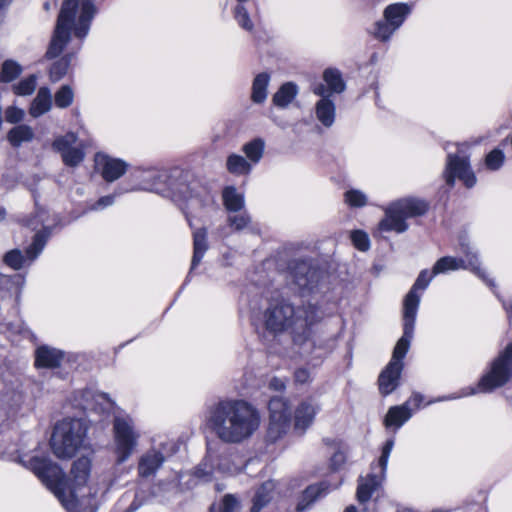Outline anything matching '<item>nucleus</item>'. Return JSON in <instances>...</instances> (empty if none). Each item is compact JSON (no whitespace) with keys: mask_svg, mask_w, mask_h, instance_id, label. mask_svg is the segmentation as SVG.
Here are the masks:
<instances>
[{"mask_svg":"<svg viewBox=\"0 0 512 512\" xmlns=\"http://www.w3.org/2000/svg\"><path fill=\"white\" fill-rule=\"evenodd\" d=\"M170 189L177 201L185 203L182 210L187 211L186 217L190 227H192L191 215H197V211H207L214 207V196L204 187L181 182L171 185Z\"/></svg>","mask_w":512,"mask_h":512,"instance_id":"0eeeda50","label":"nucleus"},{"mask_svg":"<svg viewBox=\"0 0 512 512\" xmlns=\"http://www.w3.org/2000/svg\"><path fill=\"white\" fill-rule=\"evenodd\" d=\"M12 0H0V11L11 3Z\"/></svg>","mask_w":512,"mask_h":512,"instance_id":"e2e57ef3","label":"nucleus"},{"mask_svg":"<svg viewBox=\"0 0 512 512\" xmlns=\"http://www.w3.org/2000/svg\"><path fill=\"white\" fill-rule=\"evenodd\" d=\"M289 275L299 291L305 294L318 288L322 273L306 260H295L290 265Z\"/></svg>","mask_w":512,"mask_h":512,"instance_id":"f3484780","label":"nucleus"},{"mask_svg":"<svg viewBox=\"0 0 512 512\" xmlns=\"http://www.w3.org/2000/svg\"><path fill=\"white\" fill-rule=\"evenodd\" d=\"M21 463L51 490L69 512H82L78 509V499L68 485L63 470L46 457L33 456Z\"/></svg>","mask_w":512,"mask_h":512,"instance_id":"20e7f679","label":"nucleus"},{"mask_svg":"<svg viewBox=\"0 0 512 512\" xmlns=\"http://www.w3.org/2000/svg\"><path fill=\"white\" fill-rule=\"evenodd\" d=\"M51 106L52 97L50 90L46 87H41L30 105L29 113L33 118H38L48 112Z\"/></svg>","mask_w":512,"mask_h":512,"instance_id":"cd10ccee","label":"nucleus"},{"mask_svg":"<svg viewBox=\"0 0 512 512\" xmlns=\"http://www.w3.org/2000/svg\"><path fill=\"white\" fill-rule=\"evenodd\" d=\"M512 377V342L509 343L490 363L488 371L480 378L477 389L490 393L503 387Z\"/></svg>","mask_w":512,"mask_h":512,"instance_id":"6e6552de","label":"nucleus"},{"mask_svg":"<svg viewBox=\"0 0 512 512\" xmlns=\"http://www.w3.org/2000/svg\"><path fill=\"white\" fill-rule=\"evenodd\" d=\"M345 462V453L341 450H337L330 458V467L333 471H337L345 464Z\"/></svg>","mask_w":512,"mask_h":512,"instance_id":"864d4df0","label":"nucleus"},{"mask_svg":"<svg viewBox=\"0 0 512 512\" xmlns=\"http://www.w3.org/2000/svg\"><path fill=\"white\" fill-rule=\"evenodd\" d=\"M140 433L129 416H116L113 421V445L116 463L122 464L135 452Z\"/></svg>","mask_w":512,"mask_h":512,"instance_id":"1a4fd4ad","label":"nucleus"},{"mask_svg":"<svg viewBox=\"0 0 512 512\" xmlns=\"http://www.w3.org/2000/svg\"><path fill=\"white\" fill-rule=\"evenodd\" d=\"M217 470H219L220 472H224V473H234L237 471L236 468L226 467L224 463H218Z\"/></svg>","mask_w":512,"mask_h":512,"instance_id":"052dcab7","label":"nucleus"},{"mask_svg":"<svg viewBox=\"0 0 512 512\" xmlns=\"http://www.w3.org/2000/svg\"><path fill=\"white\" fill-rule=\"evenodd\" d=\"M222 198L225 208L230 213H236L244 210V195L237 191L234 186H227L223 189Z\"/></svg>","mask_w":512,"mask_h":512,"instance_id":"2f4dec72","label":"nucleus"},{"mask_svg":"<svg viewBox=\"0 0 512 512\" xmlns=\"http://www.w3.org/2000/svg\"><path fill=\"white\" fill-rule=\"evenodd\" d=\"M410 12L411 7L405 3L387 6L384 10V19L375 23L374 36L381 41H387L403 24Z\"/></svg>","mask_w":512,"mask_h":512,"instance_id":"2eb2a0df","label":"nucleus"},{"mask_svg":"<svg viewBox=\"0 0 512 512\" xmlns=\"http://www.w3.org/2000/svg\"><path fill=\"white\" fill-rule=\"evenodd\" d=\"M312 91L315 95L321 97L315 105L316 118L323 126L329 128L334 124L336 117L335 103L330 98V94H327L323 83L315 84Z\"/></svg>","mask_w":512,"mask_h":512,"instance_id":"6ab92c4d","label":"nucleus"},{"mask_svg":"<svg viewBox=\"0 0 512 512\" xmlns=\"http://www.w3.org/2000/svg\"><path fill=\"white\" fill-rule=\"evenodd\" d=\"M95 0H65L60 10L54 35L46 52L49 59L57 57L70 39L71 32L83 39L96 14Z\"/></svg>","mask_w":512,"mask_h":512,"instance_id":"7ed1b4c3","label":"nucleus"},{"mask_svg":"<svg viewBox=\"0 0 512 512\" xmlns=\"http://www.w3.org/2000/svg\"><path fill=\"white\" fill-rule=\"evenodd\" d=\"M269 424L266 441L276 443L289 431L291 426V409L288 401L282 397H273L269 401Z\"/></svg>","mask_w":512,"mask_h":512,"instance_id":"f8f14e48","label":"nucleus"},{"mask_svg":"<svg viewBox=\"0 0 512 512\" xmlns=\"http://www.w3.org/2000/svg\"><path fill=\"white\" fill-rule=\"evenodd\" d=\"M466 259L445 256L436 261L433 266V275L447 273L449 271H456L459 269H470L477 276H479L488 285L492 286L493 282L487 279L484 272L480 268V263L476 253H473L470 248L465 249Z\"/></svg>","mask_w":512,"mask_h":512,"instance_id":"dca6fc26","label":"nucleus"},{"mask_svg":"<svg viewBox=\"0 0 512 512\" xmlns=\"http://www.w3.org/2000/svg\"><path fill=\"white\" fill-rule=\"evenodd\" d=\"M207 424L222 442L239 444L249 439L260 427L258 410L245 400L226 399L212 405Z\"/></svg>","mask_w":512,"mask_h":512,"instance_id":"f257e3e1","label":"nucleus"},{"mask_svg":"<svg viewBox=\"0 0 512 512\" xmlns=\"http://www.w3.org/2000/svg\"><path fill=\"white\" fill-rule=\"evenodd\" d=\"M297 93L298 88L296 84L287 82L273 95L272 101L275 106L285 108L294 100Z\"/></svg>","mask_w":512,"mask_h":512,"instance_id":"f704fd0d","label":"nucleus"},{"mask_svg":"<svg viewBox=\"0 0 512 512\" xmlns=\"http://www.w3.org/2000/svg\"><path fill=\"white\" fill-rule=\"evenodd\" d=\"M269 387L276 391H282L285 389V382L280 378L274 377L269 381Z\"/></svg>","mask_w":512,"mask_h":512,"instance_id":"13d9d810","label":"nucleus"},{"mask_svg":"<svg viewBox=\"0 0 512 512\" xmlns=\"http://www.w3.org/2000/svg\"><path fill=\"white\" fill-rule=\"evenodd\" d=\"M134 177L139 181V189L157 191L162 185L166 184L168 174L164 169L140 168L135 171Z\"/></svg>","mask_w":512,"mask_h":512,"instance_id":"412c9836","label":"nucleus"},{"mask_svg":"<svg viewBox=\"0 0 512 512\" xmlns=\"http://www.w3.org/2000/svg\"><path fill=\"white\" fill-rule=\"evenodd\" d=\"M320 407L316 400L312 398L305 399L299 403L295 409L294 415V428L301 433L313 423L314 418Z\"/></svg>","mask_w":512,"mask_h":512,"instance_id":"5701e85b","label":"nucleus"},{"mask_svg":"<svg viewBox=\"0 0 512 512\" xmlns=\"http://www.w3.org/2000/svg\"><path fill=\"white\" fill-rule=\"evenodd\" d=\"M82 400L79 406L84 410L105 411L111 408V402L103 393H94L90 390L81 393Z\"/></svg>","mask_w":512,"mask_h":512,"instance_id":"a878e982","label":"nucleus"},{"mask_svg":"<svg viewBox=\"0 0 512 512\" xmlns=\"http://www.w3.org/2000/svg\"><path fill=\"white\" fill-rule=\"evenodd\" d=\"M69 63L70 60L67 57H63L56 61L50 68V80L52 82L59 81L67 73Z\"/></svg>","mask_w":512,"mask_h":512,"instance_id":"c03bdc74","label":"nucleus"},{"mask_svg":"<svg viewBox=\"0 0 512 512\" xmlns=\"http://www.w3.org/2000/svg\"><path fill=\"white\" fill-rule=\"evenodd\" d=\"M24 111L20 108L10 106L5 111V119L9 123H18L24 118Z\"/></svg>","mask_w":512,"mask_h":512,"instance_id":"603ef678","label":"nucleus"},{"mask_svg":"<svg viewBox=\"0 0 512 512\" xmlns=\"http://www.w3.org/2000/svg\"><path fill=\"white\" fill-rule=\"evenodd\" d=\"M210 460H211V455L208 454L205 461L195 469L194 474L197 478L204 480V481H208L211 479V476L214 472V466L212 464H208V461H210Z\"/></svg>","mask_w":512,"mask_h":512,"instance_id":"09e8293b","label":"nucleus"},{"mask_svg":"<svg viewBox=\"0 0 512 512\" xmlns=\"http://www.w3.org/2000/svg\"><path fill=\"white\" fill-rule=\"evenodd\" d=\"M88 426L84 419L67 418L58 422L51 437V448L54 455L68 459L82 447Z\"/></svg>","mask_w":512,"mask_h":512,"instance_id":"39448f33","label":"nucleus"},{"mask_svg":"<svg viewBox=\"0 0 512 512\" xmlns=\"http://www.w3.org/2000/svg\"><path fill=\"white\" fill-rule=\"evenodd\" d=\"M295 381L299 384H306L311 380V374L309 370L305 368H299L294 373Z\"/></svg>","mask_w":512,"mask_h":512,"instance_id":"5fc2aeb1","label":"nucleus"},{"mask_svg":"<svg viewBox=\"0 0 512 512\" xmlns=\"http://www.w3.org/2000/svg\"><path fill=\"white\" fill-rule=\"evenodd\" d=\"M6 217V210L4 207L0 206V221L4 220Z\"/></svg>","mask_w":512,"mask_h":512,"instance_id":"0e129e2a","label":"nucleus"},{"mask_svg":"<svg viewBox=\"0 0 512 512\" xmlns=\"http://www.w3.org/2000/svg\"><path fill=\"white\" fill-rule=\"evenodd\" d=\"M433 270L431 273L427 269L422 270L410 291L406 294L403 301V331L414 334L416 315L420 304L421 294L418 291L425 290L431 282Z\"/></svg>","mask_w":512,"mask_h":512,"instance_id":"ddd939ff","label":"nucleus"},{"mask_svg":"<svg viewBox=\"0 0 512 512\" xmlns=\"http://www.w3.org/2000/svg\"><path fill=\"white\" fill-rule=\"evenodd\" d=\"M474 393H476V390L472 388L468 394H474Z\"/></svg>","mask_w":512,"mask_h":512,"instance_id":"774afa93","label":"nucleus"},{"mask_svg":"<svg viewBox=\"0 0 512 512\" xmlns=\"http://www.w3.org/2000/svg\"><path fill=\"white\" fill-rule=\"evenodd\" d=\"M45 221V219L43 218L42 215L40 214H37L35 217L31 218V219H27L25 221V225L32 228L33 230L37 229L39 227V225H41L43 222Z\"/></svg>","mask_w":512,"mask_h":512,"instance_id":"4d7b16f0","label":"nucleus"},{"mask_svg":"<svg viewBox=\"0 0 512 512\" xmlns=\"http://www.w3.org/2000/svg\"><path fill=\"white\" fill-rule=\"evenodd\" d=\"M63 359V352L49 346H41L35 352V365L43 368H56Z\"/></svg>","mask_w":512,"mask_h":512,"instance_id":"393cba45","label":"nucleus"},{"mask_svg":"<svg viewBox=\"0 0 512 512\" xmlns=\"http://www.w3.org/2000/svg\"><path fill=\"white\" fill-rule=\"evenodd\" d=\"M96 168L101 172L103 178L113 182L120 178L126 171L127 165L124 161L111 158L106 154L97 153L95 156Z\"/></svg>","mask_w":512,"mask_h":512,"instance_id":"4be33fe9","label":"nucleus"},{"mask_svg":"<svg viewBox=\"0 0 512 512\" xmlns=\"http://www.w3.org/2000/svg\"><path fill=\"white\" fill-rule=\"evenodd\" d=\"M233 14L237 24L242 29L250 33L254 31V23L249 15V12L243 4L236 5Z\"/></svg>","mask_w":512,"mask_h":512,"instance_id":"ea45409f","label":"nucleus"},{"mask_svg":"<svg viewBox=\"0 0 512 512\" xmlns=\"http://www.w3.org/2000/svg\"><path fill=\"white\" fill-rule=\"evenodd\" d=\"M345 201L351 207H363L367 204V197L360 190L351 189L345 193Z\"/></svg>","mask_w":512,"mask_h":512,"instance_id":"a18cd8bd","label":"nucleus"},{"mask_svg":"<svg viewBox=\"0 0 512 512\" xmlns=\"http://www.w3.org/2000/svg\"><path fill=\"white\" fill-rule=\"evenodd\" d=\"M50 233V229L48 227H44L35 234L33 242L26 249L25 254L18 249L10 250L4 255V263L14 270H20L23 267L30 265L42 252Z\"/></svg>","mask_w":512,"mask_h":512,"instance_id":"4468645a","label":"nucleus"},{"mask_svg":"<svg viewBox=\"0 0 512 512\" xmlns=\"http://www.w3.org/2000/svg\"><path fill=\"white\" fill-rule=\"evenodd\" d=\"M165 461L164 455L155 449L145 452L138 462V474L140 477L148 478L153 476Z\"/></svg>","mask_w":512,"mask_h":512,"instance_id":"b1692460","label":"nucleus"},{"mask_svg":"<svg viewBox=\"0 0 512 512\" xmlns=\"http://www.w3.org/2000/svg\"><path fill=\"white\" fill-rule=\"evenodd\" d=\"M21 71L22 68L17 62L6 60L2 65L0 79L3 82H11L20 75Z\"/></svg>","mask_w":512,"mask_h":512,"instance_id":"a19ab883","label":"nucleus"},{"mask_svg":"<svg viewBox=\"0 0 512 512\" xmlns=\"http://www.w3.org/2000/svg\"><path fill=\"white\" fill-rule=\"evenodd\" d=\"M226 168L234 175H248L252 170V164L241 155L231 154L227 158Z\"/></svg>","mask_w":512,"mask_h":512,"instance_id":"c9c22d12","label":"nucleus"},{"mask_svg":"<svg viewBox=\"0 0 512 512\" xmlns=\"http://www.w3.org/2000/svg\"><path fill=\"white\" fill-rule=\"evenodd\" d=\"M412 416V411L408 407V403H404L399 406H392L389 408L385 419L384 424L386 427H394L395 429H399L406 421H408Z\"/></svg>","mask_w":512,"mask_h":512,"instance_id":"bb28decb","label":"nucleus"},{"mask_svg":"<svg viewBox=\"0 0 512 512\" xmlns=\"http://www.w3.org/2000/svg\"><path fill=\"white\" fill-rule=\"evenodd\" d=\"M239 508L240 505L237 499L233 495L228 494L223 498L220 512H239Z\"/></svg>","mask_w":512,"mask_h":512,"instance_id":"3c124183","label":"nucleus"},{"mask_svg":"<svg viewBox=\"0 0 512 512\" xmlns=\"http://www.w3.org/2000/svg\"><path fill=\"white\" fill-rule=\"evenodd\" d=\"M393 446L394 440H387L382 448V453L378 463L371 466L372 472L369 473L366 477H359L356 497L360 503L369 501L372 495L381 487L385 479L388 459Z\"/></svg>","mask_w":512,"mask_h":512,"instance_id":"9b49d317","label":"nucleus"},{"mask_svg":"<svg viewBox=\"0 0 512 512\" xmlns=\"http://www.w3.org/2000/svg\"><path fill=\"white\" fill-rule=\"evenodd\" d=\"M44 9L45 10H49L50 9V4L48 2L44 3Z\"/></svg>","mask_w":512,"mask_h":512,"instance_id":"338daca9","label":"nucleus"},{"mask_svg":"<svg viewBox=\"0 0 512 512\" xmlns=\"http://www.w3.org/2000/svg\"><path fill=\"white\" fill-rule=\"evenodd\" d=\"M265 141L262 138H255L243 145L242 151L250 161L257 164L264 153Z\"/></svg>","mask_w":512,"mask_h":512,"instance_id":"4c0bfd02","label":"nucleus"},{"mask_svg":"<svg viewBox=\"0 0 512 512\" xmlns=\"http://www.w3.org/2000/svg\"><path fill=\"white\" fill-rule=\"evenodd\" d=\"M504 159V153L499 149H494L486 156V167L493 171L498 170L503 165Z\"/></svg>","mask_w":512,"mask_h":512,"instance_id":"de8ad7c7","label":"nucleus"},{"mask_svg":"<svg viewBox=\"0 0 512 512\" xmlns=\"http://www.w3.org/2000/svg\"><path fill=\"white\" fill-rule=\"evenodd\" d=\"M270 77L267 73L258 74L252 84L251 98L255 103H262L267 97V87Z\"/></svg>","mask_w":512,"mask_h":512,"instance_id":"e433bc0d","label":"nucleus"},{"mask_svg":"<svg viewBox=\"0 0 512 512\" xmlns=\"http://www.w3.org/2000/svg\"><path fill=\"white\" fill-rule=\"evenodd\" d=\"M353 245L360 251H367L370 247L368 235L360 230H356L351 234Z\"/></svg>","mask_w":512,"mask_h":512,"instance_id":"8fccbe9b","label":"nucleus"},{"mask_svg":"<svg viewBox=\"0 0 512 512\" xmlns=\"http://www.w3.org/2000/svg\"><path fill=\"white\" fill-rule=\"evenodd\" d=\"M91 471V460L87 457L78 458L72 465V482L75 486L81 487L88 481Z\"/></svg>","mask_w":512,"mask_h":512,"instance_id":"7c9ffc66","label":"nucleus"},{"mask_svg":"<svg viewBox=\"0 0 512 512\" xmlns=\"http://www.w3.org/2000/svg\"><path fill=\"white\" fill-rule=\"evenodd\" d=\"M114 203V196L113 195H107L101 197L93 206V210H100L105 207H108Z\"/></svg>","mask_w":512,"mask_h":512,"instance_id":"6e6d98bb","label":"nucleus"},{"mask_svg":"<svg viewBox=\"0 0 512 512\" xmlns=\"http://www.w3.org/2000/svg\"><path fill=\"white\" fill-rule=\"evenodd\" d=\"M327 489V484L324 482L307 487L303 493V498L301 502L297 506V509L304 510L310 503L314 502L319 497L325 495L327 493Z\"/></svg>","mask_w":512,"mask_h":512,"instance_id":"58836bf2","label":"nucleus"},{"mask_svg":"<svg viewBox=\"0 0 512 512\" xmlns=\"http://www.w3.org/2000/svg\"><path fill=\"white\" fill-rule=\"evenodd\" d=\"M275 483L272 480L264 482L257 490L252 500L251 512H260L273 498Z\"/></svg>","mask_w":512,"mask_h":512,"instance_id":"c756f323","label":"nucleus"},{"mask_svg":"<svg viewBox=\"0 0 512 512\" xmlns=\"http://www.w3.org/2000/svg\"><path fill=\"white\" fill-rule=\"evenodd\" d=\"M428 204L417 198H404L391 203L385 210V217L379 223V230L403 233L408 229L406 219L424 215Z\"/></svg>","mask_w":512,"mask_h":512,"instance_id":"423d86ee","label":"nucleus"},{"mask_svg":"<svg viewBox=\"0 0 512 512\" xmlns=\"http://www.w3.org/2000/svg\"><path fill=\"white\" fill-rule=\"evenodd\" d=\"M323 80L326 83L325 88L327 90V94L342 93L345 88V82L342 78V75L339 70L334 68H328L323 73Z\"/></svg>","mask_w":512,"mask_h":512,"instance_id":"473e14b6","label":"nucleus"},{"mask_svg":"<svg viewBox=\"0 0 512 512\" xmlns=\"http://www.w3.org/2000/svg\"><path fill=\"white\" fill-rule=\"evenodd\" d=\"M504 307L508 313L509 319L511 320L512 319V301L509 302L508 304H504Z\"/></svg>","mask_w":512,"mask_h":512,"instance_id":"680f3d73","label":"nucleus"},{"mask_svg":"<svg viewBox=\"0 0 512 512\" xmlns=\"http://www.w3.org/2000/svg\"><path fill=\"white\" fill-rule=\"evenodd\" d=\"M36 88L35 76H29L21 80L17 85L14 86V91L17 95L25 96L30 95Z\"/></svg>","mask_w":512,"mask_h":512,"instance_id":"49530a36","label":"nucleus"},{"mask_svg":"<svg viewBox=\"0 0 512 512\" xmlns=\"http://www.w3.org/2000/svg\"><path fill=\"white\" fill-rule=\"evenodd\" d=\"M228 224L230 227L237 231L246 228L251 222L249 214L245 210L238 211L234 214L229 215Z\"/></svg>","mask_w":512,"mask_h":512,"instance_id":"37998d69","label":"nucleus"},{"mask_svg":"<svg viewBox=\"0 0 512 512\" xmlns=\"http://www.w3.org/2000/svg\"><path fill=\"white\" fill-rule=\"evenodd\" d=\"M444 178L450 187L454 185L455 178L461 180L467 188H472L476 184V176L470 167L468 157L464 155L448 154Z\"/></svg>","mask_w":512,"mask_h":512,"instance_id":"a211bd4d","label":"nucleus"},{"mask_svg":"<svg viewBox=\"0 0 512 512\" xmlns=\"http://www.w3.org/2000/svg\"><path fill=\"white\" fill-rule=\"evenodd\" d=\"M422 402V396L420 394H414L408 401L405 403H408V407L410 408V405L413 404L415 407H419Z\"/></svg>","mask_w":512,"mask_h":512,"instance_id":"bf43d9fd","label":"nucleus"},{"mask_svg":"<svg viewBox=\"0 0 512 512\" xmlns=\"http://www.w3.org/2000/svg\"><path fill=\"white\" fill-rule=\"evenodd\" d=\"M344 512H358V511H357V509H356V507H355V506L350 505V506H348V507L344 510Z\"/></svg>","mask_w":512,"mask_h":512,"instance_id":"69168bd1","label":"nucleus"},{"mask_svg":"<svg viewBox=\"0 0 512 512\" xmlns=\"http://www.w3.org/2000/svg\"><path fill=\"white\" fill-rule=\"evenodd\" d=\"M207 249V230L205 228H199L193 232V257L191 270L200 264Z\"/></svg>","mask_w":512,"mask_h":512,"instance_id":"c85d7f7f","label":"nucleus"},{"mask_svg":"<svg viewBox=\"0 0 512 512\" xmlns=\"http://www.w3.org/2000/svg\"><path fill=\"white\" fill-rule=\"evenodd\" d=\"M77 142V136L69 132L64 136L56 138L52 144L53 148L61 153L65 165L70 167L78 166L84 159L82 150L73 147Z\"/></svg>","mask_w":512,"mask_h":512,"instance_id":"aec40b11","label":"nucleus"},{"mask_svg":"<svg viewBox=\"0 0 512 512\" xmlns=\"http://www.w3.org/2000/svg\"><path fill=\"white\" fill-rule=\"evenodd\" d=\"M74 99V92L69 85H63L55 93V105L58 108L69 107Z\"/></svg>","mask_w":512,"mask_h":512,"instance_id":"79ce46f5","label":"nucleus"},{"mask_svg":"<svg viewBox=\"0 0 512 512\" xmlns=\"http://www.w3.org/2000/svg\"><path fill=\"white\" fill-rule=\"evenodd\" d=\"M413 334L403 331L402 337L397 341L392 358L386 368L379 375V390L381 394L388 395L398 386L403 369L402 359L405 357Z\"/></svg>","mask_w":512,"mask_h":512,"instance_id":"9d476101","label":"nucleus"},{"mask_svg":"<svg viewBox=\"0 0 512 512\" xmlns=\"http://www.w3.org/2000/svg\"><path fill=\"white\" fill-rule=\"evenodd\" d=\"M34 136L35 133L32 127L19 124L8 132L7 138L12 146L19 147L23 143L32 141Z\"/></svg>","mask_w":512,"mask_h":512,"instance_id":"72a5a7b5","label":"nucleus"},{"mask_svg":"<svg viewBox=\"0 0 512 512\" xmlns=\"http://www.w3.org/2000/svg\"><path fill=\"white\" fill-rule=\"evenodd\" d=\"M323 315L318 306L308 303L295 307L286 300L271 303L264 313L267 330L281 333L291 330L293 342L302 346L310 342L312 327L321 321Z\"/></svg>","mask_w":512,"mask_h":512,"instance_id":"f03ea898","label":"nucleus"}]
</instances>
